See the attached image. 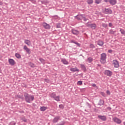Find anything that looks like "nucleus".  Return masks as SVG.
Returning <instances> with one entry per match:
<instances>
[{
  "label": "nucleus",
  "instance_id": "a211bd4d",
  "mask_svg": "<svg viewBox=\"0 0 125 125\" xmlns=\"http://www.w3.org/2000/svg\"><path fill=\"white\" fill-rule=\"evenodd\" d=\"M70 42L71 43H75V44H76L79 47H80V46H81V44L80 43H79L78 42H74V40H71Z\"/></svg>",
  "mask_w": 125,
  "mask_h": 125
},
{
  "label": "nucleus",
  "instance_id": "f8f14e48",
  "mask_svg": "<svg viewBox=\"0 0 125 125\" xmlns=\"http://www.w3.org/2000/svg\"><path fill=\"white\" fill-rule=\"evenodd\" d=\"M71 32L73 35H76V36L80 34V32L75 29H72Z\"/></svg>",
  "mask_w": 125,
  "mask_h": 125
},
{
  "label": "nucleus",
  "instance_id": "473e14b6",
  "mask_svg": "<svg viewBox=\"0 0 125 125\" xmlns=\"http://www.w3.org/2000/svg\"><path fill=\"white\" fill-rule=\"evenodd\" d=\"M49 2L47 1V0H43L42 1V4H46V3H48Z\"/></svg>",
  "mask_w": 125,
  "mask_h": 125
},
{
  "label": "nucleus",
  "instance_id": "052dcab7",
  "mask_svg": "<svg viewBox=\"0 0 125 125\" xmlns=\"http://www.w3.org/2000/svg\"><path fill=\"white\" fill-rule=\"evenodd\" d=\"M98 66H100V64H98Z\"/></svg>",
  "mask_w": 125,
  "mask_h": 125
},
{
  "label": "nucleus",
  "instance_id": "39448f33",
  "mask_svg": "<svg viewBox=\"0 0 125 125\" xmlns=\"http://www.w3.org/2000/svg\"><path fill=\"white\" fill-rule=\"evenodd\" d=\"M112 120L114 122V123H116V124H122V120H121V119L117 117H115L113 118Z\"/></svg>",
  "mask_w": 125,
  "mask_h": 125
},
{
  "label": "nucleus",
  "instance_id": "4c0bfd02",
  "mask_svg": "<svg viewBox=\"0 0 125 125\" xmlns=\"http://www.w3.org/2000/svg\"><path fill=\"white\" fill-rule=\"evenodd\" d=\"M83 20L85 22H86V21H87V19L85 18L84 15H83Z\"/></svg>",
  "mask_w": 125,
  "mask_h": 125
},
{
  "label": "nucleus",
  "instance_id": "ea45409f",
  "mask_svg": "<svg viewBox=\"0 0 125 125\" xmlns=\"http://www.w3.org/2000/svg\"><path fill=\"white\" fill-rule=\"evenodd\" d=\"M101 94L102 95V96H103L104 97H106V94L103 92H102L101 93Z\"/></svg>",
  "mask_w": 125,
  "mask_h": 125
},
{
  "label": "nucleus",
  "instance_id": "cd10ccee",
  "mask_svg": "<svg viewBox=\"0 0 125 125\" xmlns=\"http://www.w3.org/2000/svg\"><path fill=\"white\" fill-rule=\"evenodd\" d=\"M54 100H56V101H60V96H55L54 98Z\"/></svg>",
  "mask_w": 125,
  "mask_h": 125
},
{
  "label": "nucleus",
  "instance_id": "0eeeda50",
  "mask_svg": "<svg viewBox=\"0 0 125 125\" xmlns=\"http://www.w3.org/2000/svg\"><path fill=\"white\" fill-rule=\"evenodd\" d=\"M113 63L114 65L115 68H119L120 67L119 62L117 60H113Z\"/></svg>",
  "mask_w": 125,
  "mask_h": 125
},
{
  "label": "nucleus",
  "instance_id": "bb28decb",
  "mask_svg": "<svg viewBox=\"0 0 125 125\" xmlns=\"http://www.w3.org/2000/svg\"><path fill=\"white\" fill-rule=\"evenodd\" d=\"M50 97H51V98H53L54 99V98H55V97L56 96V94H55V93L53 92L50 94Z\"/></svg>",
  "mask_w": 125,
  "mask_h": 125
},
{
  "label": "nucleus",
  "instance_id": "dca6fc26",
  "mask_svg": "<svg viewBox=\"0 0 125 125\" xmlns=\"http://www.w3.org/2000/svg\"><path fill=\"white\" fill-rule=\"evenodd\" d=\"M97 44L100 45V46H102L104 44V42H103V41H101V40H99L98 41Z\"/></svg>",
  "mask_w": 125,
  "mask_h": 125
},
{
  "label": "nucleus",
  "instance_id": "6e6d98bb",
  "mask_svg": "<svg viewBox=\"0 0 125 125\" xmlns=\"http://www.w3.org/2000/svg\"><path fill=\"white\" fill-rule=\"evenodd\" d=\"M3 3L1 1H0V5H2Z\"/></svg>",
  "mask_w": 125,
  "mask_h": 125
},
{
  "label": "nucleus",
  "instance_id": "412c9836",
  "mask_svg": "<svg viewBox=\"0 0 125 125\" xmlns=\"http://www.w3.org/2000/svg\"><path fill=\"white\" fill-rule=\"evenodd\" d=\"M24 43H25L26 44H27V45H28L29 46L31 45V41H30V40H25L24 41Z\"/></svg>",
  "mask_w": 125,
  "mask_h": 125
},
{
  "label": "nucleus",
  "instance_id": "7c9ffc66",
  "mask_svg": "<svg viewBox=\"0 0 125 125\" xmlns=\"http://www.w3.org/2000/svg\"><path fill=\"white\" fill-rule=\"evenodd\" d=\"M87 61H88L89 63H91V62L93 61V59L91 57H89L87 59Z\"/></svg>",
  "mask_w": 125,
  "mask_h": 125
},
{
  "label": "nucleus",
  "instance_id": "4be33fe9",
  "mask_svg": "<svg viewBox=\"0 0 125 125\" xmlns=\"http://www.w3.org/2000/svg\"><path fill=\"white\" fill-rule=\"evenodd\" d=\"M28 65L30 66L31 68H35L36 67V65L34 64V63L32 62H28Z\"/></svg>",
  "mask_w": 125,
  "mask_h": 125
},
{
  "label": "nucleus",
  "instance_id": "423d86ee",
  "mask_svg": "<svg viewBox=\"0 0 125 125\" xmlns=\"http://www.w3.org/2000/svg\"><path fill=\"white\" fill-rule=\"evenodd\" d=\"M23 49L27 53V54H31V49H30L26 45L23 46Z\"/></svg>",
  "mask_w": 125,
  "mask_h": 125
},
{
  "label": "nucleus",
  "instance_id": "e433bc0d",
  "mask_svg": "<svg viewBox=\"0 0 125 125\" xmlns=\"http://www.w3.org/2000/svg\"><path fill=\"white\" fill-rule=\"evenodd\" d=\"M56 28H61V23H57Z\"/></svg>",
  "mask_w": 125,
  "mask_h": 125
},
{
  "label": "nucleus",
  "instance_id": "f03ea898",
  "mask_svg": "<svg viewBox=\"0 0 125 125\" xmlns=\"http://www.w3.org/2000/svg\"><path fill=\"white\" fill-rule=\"evenodd\" d=\"M107 55L106 53H103L101 55L100 62L102 64H105L106 63V57Z\"/></svg>",
  "mask_w": 125,
  "mask_h": 125
},
{
  "label": "nucleus",
  "instance_id": "5701e85b",
  "mask_svg": "<svg viewBox=\"0 0 125 125\" xmlns=\"http://www.w3.org/2000/svg\"><path fill=\"white\" fill-rule=\"evenodd\" d=\"M98 105H100V106H102V105H104V101L103 100H100Z\"/></svg>",
  "mask_w": 125,
  "mask_h": 125
},
{
  "label": "nucleus",
  "instance_id": "6e6552de",
  "mask_svg": "<svg viewBox=\"0 0 125 125\" xmlns=\"http://www.w3.org/2000/svg\"><path fill=\"white\" fill-rule=\"evenodd\" d=\"M42 26L47 30H49V29H50V25L49 24H47L46 22H43Z\"/></svg>",
  "mask_w": 125,
  "mask_h": 125
},
{
  "label": "nucleus",
  "instance_id": "f3484780",
  "mask_svg": "<svg viewBox=\"0 0 125 125\" xmlns=\"http://www.w3.org/2000/svg\"><path fill=\"white\" fill-rule=\"evenodd\" d=\"M59 119H60V117L59 116H57L55 117L53 120V123H57V122H58V121L59 120Z\"/></svg>",
  "mask_w": 125,
  "mask_h": 125
},
{
  "label": "nucleus",
  "instance_id": "20e7f679",
  "mask_svg": "<svg viewBox=\"0 0 125 125\" xmlns=\"http://www.w3.org/2000/svg\"><path fill=\"white\" fill-rule=\"evenodd\" d=\"M87 27H89V28H91L92 30H95L96 29V27L97 26L96 25V24H88L87 25Z\"/></svg>",
  "mask_w": 125,
  "mask_h": 125
},
{
  "label": "nucleus",
  "instance_id": "5fc2aeb1",
  "mask_svg": "<svg viewBox=\"0 0 125 125\" xmlns=\"http://www.w3.org/2000/svg\"><path fill=\"white\" fill-rule=\"evenodd\" d=\"M107 109H108V110H112V108H111L110 107H108Z\"/></svg>",
  "mask_w": 125,
  "mask_h": 125
},
{
  "label": "nucleus",
  "instance_id": "c9c22d12",
  "mask_svg": "<svg viewBox=\"0 0 125 125\" xmlns=\"http://www.w3.org/2000/svg\"><path fill=\"white\" fill-rule=\"evenodd\" d=\"M16 125V123L14 122V121H12L9 124V125Z\"/></svg>",
  "mask_w": 125,
  "mask_h": 125
},
{
  "label": "nucleus",
  "instance_id": "09e8293b",
  "mask_svg": "<svg viewBox=\"0 0 125 125\" xmlns=\"http://www.w3.org/2000/svg\"><path fill=\"white\" fill-rule=\"evenodd\" d=\"M108 52L109 53H112V52H113V50H112L111 49L108 50Z\"/></svg>",
  "mask_w": 125,
  "mask_h": 125
},
{
  "label": "nucleus",
  "instance_id": "37998d69",
  "mask_svg": "<svg viewBox=\"0 0 125 125\" xmlns=\"http://www.w3.org/2000/svg\"><path fill=\"white\" fill-rule=\"evenodd\" d=\"M106 94H107L108 95H110V94H111V92H110V91L107 90V91H106Z\"/></svg>",
  "mask_w": 125,
  "mask_h": 125
},
{
  "label": "nucleus",
  "instance_id": "2f4dec72",
  "mask_svg": "<svg viewBox=\"0 0 125 125\" xmlns=\"http://www.w3.org/2000/svg\"><path fill=\"white\" fill-rule=\"evenodd\" d=\"M17 97L20 99H22V100H24V97H23V95H18Z\"/></svg>",
  "mask_w": 125,
  "mask_h": 125
},
{
  "label": "nucleus",
  "instance_id": "a19ab883",
  "mask_svg": "<svg viewBox=\"0 0 125 125\" xmlns=\"http://www.w3.org/2000/svg\"><path fill=\"white\" fill-rule=\"evenodd\" d=\"M103 27H104V28H107V27H108V25L107 24H103Z\"/></svg>",
  "mask_w": 125,
  "mask_h": 125
},
{
  "label": "nucleus",
  "instance_id": "ddd939ff",
  "mask_svg": "<svg viewBox=\"0 0 125 125\" xmlns=\"http://www.w3.org/2000/svg\"><path fill=\"white\" fill-rule=\"evenodd\" d=\"M83 17V14L78 15L75 17V18L78 20H82Z\"/></svg>",
  "mask_w": 125,
  "mask_h": 125
},
{
  "label": "nucleus",
  "instance_id": "8fccbe9b",
  "mask_svg": "<svg viewBox=\"0 0 125 125\" xmlns=\"http://www.w3.org/2000/svg\"><path fill=\"white\" fill-rule=\"evenodd\" d=\"M40 61H41V62H42L43 61H44V60H43L42 58H40L39 59Z\"/></svg>",
  "mask_w": 125,
  "mask_h": 125
},
{
  "label": "nucleus",
  "instance_id": "603ef678",
  "mask_svg": "<svg viewBox=\"0 0 125 125\" xmlns=\"http://www.w3.org/2000/svg\"><path fill=\"white\" fill-rule=\"evenodd\" d=\"M92 86H93V87H96V84H95V83H93L92 84Z\"/></svg>",
  "mask_w": 125,
  "mask_h": 125
},
{
  "label": "nucleus",
  "instance_id": "864d4df0",
  "mask_svg": "<svg viewBox=\"0 0 125 125\" xmlns=\"http://www.w3.org/2000/svg\"><path fill=\"white\" fill-rule=\"evenodd\" d=\"M23 121L24 122V123H26L27 122V119H23Z\"/></svg>",
  "mask_w": 125,
  "mask_h": 125
},
{
  "label": "nucleus",
  "instance_id": "c03bdc74",
  "mask_svg": "<svg viewBox=\"0 0 125 125\" xmlns=\"http://www.w3.org/2000/svg\"><path fill=\"white\" fill-rule=\"evenodd\" d=\"M88 107L89 108H91V105H90V104H89V103H86Z\"/></svg>",
  "mask_w": 125,
  "mask_h": 125
},
{
  "label": "nucleus",
  "instance_id": "6ab92c4d",
  "mask_svg": "<svg viewBox=\"0 0 125 125\" xmlns=\"http://www.w3.org/2000/svg\"><path fill=\"white\" fill-rule=\"evenodd\" d=\"M70 70L71 71V72H79L80 71L79 69L77 68V67L71 68L70 69Z\"/></svg>",
  "mask_w": 125,
  "mask_h": 125
},
{
  "label": "nucleus",
  "instance_id": "f704fd0d",
  "mask_svg": "<svg viewBox=\"0 0 125 125\" xmlns=\"http://www.w3.org/2000/svg\"><path fill=\"white\" fill-rule=\"evenodd\" d=\"M77 84H78V85H82V84H83V81H78L77 83Z\"/></svg>",
  "mask_w": 125,
  "mask_h": 125
},
{
  "label": "nucleus",
  "instance_id": "1a4fd4ad",
  "mask_svg": "<svg viewBox=\"0 0 125 125\" xmlns=\"http://www.w3.org/2000/svg\"><path fill=\"white\" fill-rule=\"evenodd\" d=\"M98 118L103 122H105L107 120V118L104 115H98Z\"/></svg>",
  "mask_w": 125,
  "mask_h": 125
},
{
  "label": "nucleus",
  "instance_id": "a878e982",
  "mask_svg": "<svg viewBox=\"0 0 125 125\" xmlns=\"http://www.w3.org/2000/svg\"><path fill=\"white\" fill-rule=\"evenodd\" d=\"M15 56L18 59H21V55L18 53L15 54Z\"/></svg>",
  "mask_w": 125,
  "mask_h": 125
},
{
  "label": "nucleus",
  "instance_id": "bf43d9fd",
  "mask_svg": "<svg viewBox=\"0 0 125 125\" xmlns=\"http://www.w3.org/2000/svg\"><path fill=\"white\" fill-rule=\"evenodd\" d=\"M124 125H125V122L124 123Z\"/></svg>",
  "mask_w": 125,
  "mask_h": 125
},
{
  "label": "nucleus",
  "instance_id": "13d9d810",
  "mask_svg": "<svg viewBox=\"0 0 125 125\" xmlns=\"http://www.w3.org/2000/svg\"><path fill=\"white\" fill-rule=\"evenodd\" d=\"M0 72H1V70H0Z\"/></svg>",
  "mask_w": 125,
  "mask_h": 125
},
{
  "label": "nucleus",
  "instance_id": "58836bf2",
  "mask_svg": "<svg viewBox=\"0 0 125 125\" xmlns=\"http://www.w3.org/2000/svg\"><path fill=\"white\" fill-rule=\"evenodd\" d=\"M94 47H95V46L93 44H90V48H94Z\"/></svg>",
  "mask_w": 125,
  "mask_h": 125
},
{
  "label": "nucleus",
  "instance_id": "3c124183",
  "mask_svg": "<svg viewBox=\"0 0 125 125\" xmlns=\"http://www.w3.org/2000/svg\"><path fill=\"white\" fill-rule=\"evenodd\" d=\"M109 27H112L113 26V24H112L111 22L109 23L108 24Z\"/></svg>",
  "mask_w": 125,
  "mask_h": 125
},
{
  "label": "nucleus",
  "instance_id": "9b49d317",
  "mask_svg": "<svg viewBox=\"0 0 125 125\" xmlns=\"http://www.w3.org/2000/svg\"><path fill=\"white\" fill-rule=\"evenodd\" d=\"M105 14H112V10L110 8H105Z\"/></svg>",
  "mask_w": 125,
  "mask_h": 125
},
{
  "label": "nucleus",
  "instance_id": "de8ad7c7",
  "mask_svg": "<svg viewBox=\"0 0 125 125\" xmlns=\"http://www.w3.org/2000/svg\"><path fill=\"white\" fill-rule=\"evenodd\" d=\"M110 0H104V2H109L110 3Z\"/></svg>",
  "mask_w": 125,
  "mask_h": 125
},
{
  "label": "nucleus",
  "instance_id": "2eb2a0df",
  "mask_svg": "<svg viewBox=\"0 0 125 125\" xmlns=\"http://www.w3.org/2000/svg\"><path fill=\"white\" fill-rule=\"evenodd\" d=\"M109 3L111 5H115L117 3V0H110Z\"/></svg>",
  "mask_w": 125,
  "mask_h": 125
},
{
  "label": "nucleus",
  "instance_id": "9d476101",
  "mask_svg": "<svg viewBox=\"0 0 125 125\" xmlns=\"http://www.w3.org/2000/svg\"><path fill=\"white\" fill-rule=\"evenodd\" d=\"M8 62L11 66H14L15 65V61L13 59H9Z\"/></svg>",
  "mask_w": 125,
  "mask_h": 125
},
{
  "label": "nucleus",
  "instance_id": "49530a36",
  "mask_svg": "<svg viewBox=\"0 0 125 125\" xmlns=\"http://www.w3.org/2000/svg\"><path fill=\"white\" fill-rule=\"evenodd\" d=\"M59 108H61L62 109H63V108H64V106H63V105L62 104H60Z\"/></svg>",
  "mask_w": 125,
  "mask_h": 125
},
{
  "label": "nucleus",
  "instance_id": "79ce46f5",
  "mask_svg": "<svg viewBox=\"0 0 125 125\" xmlns=\"http://www.w3.org/2000/svg\"><path fill=\"white\" fill-rule=\"evenodd\" d=\"M65 125V122L63 121L62 124H57L56 125Z\"/></svg>",
  "mask_w": 125,
  "mask_h": 125
},
{
  "label": "nucleus",
  "instance_id": "7ed1b4c3",
  "mask_svg": "<svg viewBox=\"0 0 125 125\" xmlns=\"http://www.w3.org/2000/svg\"><path fill=\"white\" fill-rule=\"evenodd\" d=\"M104 74L105 76H107V77H112L113 72L109 70H106L104 71Z\"/></svg>",
  "mask_w": 125,
  "mask_h": 125
},
{
  "label": "nucleus",
  "instance_id": "b1692460",
  "mask_svg": "<svg viewBox=\"0 0 125 125\" xmlns=\"http://www.w3.org/2000/svg\"><path fill=\"white\" fill-rule=\"evenodd\" d=\"M115 33H116V30H113V29L109 30V34L110 35H115Z\"/></svg>",
  "mask_w": 125,
  "mask_h": 125
},
{
  "label": "nucleus",
  "instance_id": "72a5a7b5",
  "mask_svg": "<svg viewBox=\"0 0 125 125\" xmlns=\"http://www.w3.org/2000/svg\"><path fill=\"white\" fill-rule=\"evenodd\" d=\"M120 32L122 35L125 36V31L124 29H120Z\"/></svg>",
  "mask_w": 125,
  "mask_h": 125
},
{
  "label": "nucleus",
  "instance_id": "393cba45",
  "mask_svg": "<svg viewBox=\"0 0 125 125\" xmlns=\"http://www.w3.org/2000/svg\"><path fill=\"white\" fill-rule=\"evenodd\" d=\"M46 109H47V107L45 106H41L40 108V110L42 111V112H44V111H45Z\"/></svg>",
  "mask_w": 125,
  "mask_h": 125
},
{
  "label": "nucleus",
  "instance_id": "c85d7f7f",
  "mask_svg": "<svg viewBox=\"0 0 125 125\" xmlns=\"http://www.w3.org/2000/svg\"><path fill=\"white\" fill-rule=\"evenodd\" d=\"M102 2V0H95V3L96 4H99Z\"/></svg>",
  "mask_w": 125,
  "mask_h": 125
},
{
  "label": "nucleus",
  "instance_id": "f257e3e1",
  "mask_svg": "<svg viewBox=\"0 0 125 125\" xmlns=\"http://www.w3.org/2000/svg\"><path fill=\"white\" fill-rule=\"evenodd\" d=\"M24 97L27 103H31V101H34V99H35V97L33 95H29L28 93H24Z\"/></svg>",
  "mask_w": 125,
  "mask_h": 125
},
{
  "label": "nucleus",
  "instance_id": "4d7b16f0",
  "mask_svg": "<svg viewBox=\"0 0 125 125\" xmlns=\"http://www.w3.org/2000/svg\"><path fill=\"white\" fill-rule=\"evenodd\" d=\"M29 0V1H31V2L34 1V0Z\"/></svg>",
  "mask_w": 125,
  "mask_h": 125
},
{
  "label": "nucleus",
  "instance_id": "aec40b11",
  "mask_svg": "<svg viewBox=\"0 0 125 125\" xmlns=\"http://www.w3.org/2000/svg\"><path fill=\"white\" fill-rule=\"evenodd\" d=\"M81 69L83 71V72H86V67H85V66L83 64L81 65Z\"/></svg>",
  "mask_w": 125,
  "mask_h": 125
},
{
  "label": "nucleus",
  "instance_id": "a18cd8bd",
  "mask_svg": "<svg viewBox=\"0 0 125 125\" xmlns=\"http://www.w3.org/2000/svg\"><path fill=\"white\" fill-rule=\"evenodd\" d=\"M38 2H39V4H42V1L41 0H39L38 1Z\"/></svg>",
  "mask_w": 125,
  "mask_h": 125
},
{
  "label": "nucleus",
  "instance_id": "4468645a",
  "mask_svg": "<svg viewBox=\"0 0 125 125\" xmlns=\"http://www.w3.org/2000/svg\"><path fill=\"white\" fill-rule=\"evenodd\" d=\"M61 62H62V63L64 65H68V64H69V62H68V61H67L65 59H62Z\"/></svg>",
  "mask_w": 125,
  "mask_h": 125
},
{
  "label": "nucleus",
  "instance_id": "c756f323",
  "mask_svg": "<svg viewBox=\"0 0 125 125\" xmlns=\"http://www.w3.org/2000/svg\"><path fill=\"white\" fill-rule=\"evenodd\" d=\"M87 3L89 5L92 4L93 3V0H87Z\"/></svg>",
  "mask_w": 125,
  "mask_h": 125
}]
</instances>
